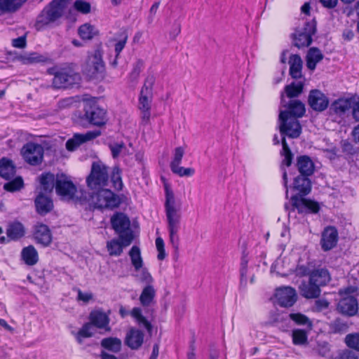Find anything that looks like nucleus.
<instances>
[{
	"mask_svg": "<svg viewBox=\"0 0 359 359\" xmlns=\"http://www.w3.org/2000/svg\"><path fill=\"white\" fill-rule=\"evenodd\" d=\"M22 0H0V10L3 12L15 11L22 5Z\"/></svg>",
	"mask_w": 359,
	"mask_h": 359,
	"instance_id": "obj_44",
	"label": "nucleus"
},
{
	"mask_svg": "<svg viewBox=\"0 0 359 359\" xmlns=\"http://www.w3.org/2000/svg\"><path fill=\"white\" fill-rule=\"evenodd\" d=\"M100 134V130L88 131L84 134H74L72 138L67 141L66 148L69 151H74L81 144L96 138Z\"/></svg>",
	"mask_w": 359,
	"mask_h": 359,
	"instance_id": "obj_16",
	"label": "nucleus"
},
{
	"mask_svg": "<svg viewBox=\"0 0 359 359\" xmlns=\"http://www.w3.org/2000/svg\"><path fill=\"white\" fill-rule=\"evenodd\" d=\"M130 315L134 318L139 325H142L148 332L151 330V323L142 314V309L139 307H135L130 311Z\"/></svg>",
	"mask_w": 359,
	"mask_h": 359,
	"instance_id": "obj_43",
	"label": "nucleus"
},
{
	"mask_svg": "<svg viewBox=\"0 0 359 359\" xmlns=\"http://www.w3.org/2000/svg\"><path fill=\"white\" fill-rule=\"evenodd\" d=\"M282 95V104L284 107H286L287 112L289 114V116H292L297 118L302 117L305 114L306 109L304 104L298 100H292L287 104H284V100Z\"/></svg>",
	"mask_w": 359,
	"mask_h": 359,
	"instance_id": "obj_21",
	"label": "nucleus"
},
{
	"mask_svg": "<svg viewBox=\"0 0 359 359\" xmlns=\"http://www.w3.org/2000/svg\"><path fill=\"white\" fill-rule=\"evenodd\" d=\"M55 191L62 199L82 202L86 199V192L78 190L74 183L65 175H57L55 180Z\"/></svg>",
	"mask_w": 359,
	"mask_h": 359,
	"instance_id": "obj_3",
	"label": "nucleus"
},
{
	"mask_svg": "<svg viewBox=\"0 0 359 359\" xmlns=\"http://www.w3.org/2000/svg\"><path fill=\"white\" fill-rule=\"evenodd\" d=\"M156 291L151 285H146L140 296V302L143 306H149L153 302Z\"/></svg>",
	"mask_w": 359,
	"mask_h": 359,
	"instance_id": "obj_33",
	"label": "nucleus"
},
{
	"mask_svg": "<svg viewBox=\"0 0 359 359\" xmlns=\"http://www.w3.org/2000/svg\"><path fill=\"white\" fill-rule=\"evenodd\" d=\"M92 328L93 325L90 323L85 324L78 332V340L81 342V337L86 338L91 337L93 335Z\"/></svg>",
	"mask_w": 359,
	"mask_h": 359,
	"instance_id": "obj_57",
	"label": "nucleus"
},
{
	"mask_svg": "<svg viewBox=\"0 0 359 359\" xmlns=\"http://www.w3.org/2000/svg\"><path fill=\"white\" fill-rule=\"evenodd\" d=\"M345 343L350 348L359 351V333L347 334L345 337Z\"/></svg>",
	"mask_w": 359,
	"mask_h": 359,
	"instance_id": "obj_48",
	"label": "nucleus"
},
{
	"mask_svg": "<svg viewBox=\"0 0 359 359\" xmlns=\"http://www.w3.org/2000/svg\"><path fill=\"white\" fill-rule=\"evenodd\" d=\"M309 278V282H302L299 285L302 296L307 299H314L320 296V288Z\"/></svg>",
	"mask_w": 359,
	"mask_h": 359,
	"instance_id": "obj_22",
	"label": "nucleus"
},
{
	"mask_svg": "<svg viewBox=\"0 0 359 359\" xmlns=\"http://www.w3.org/2000/svg\"><path fill=\"white\" fill-rule=\"evenodd\" d=\"M331 328L334 333H344L346 332L348 328L346 323L340 319H336L331 325Z\"/></svg>",
	"mask_w": 359,
	"mask_h": 359,
	"instance_id": "obj_52",
	"label": "nucleus"
},
{
	"mask_svg": "<svg viewBox=\"0 0 359 359\" xmlns=\"http://www.w3.org/2000/svg\"><path fill=\"white\" fill-rule=\"evenodd\" d=\"M25 62L27 63H35V62H39L43 61V57L41 55H39V54L36 53H30L29 55H27L24 59Z\"/></svg>",
	"mask_w": 359,
	"mask_h": 359,
	"instance_id": "obj_62",
	"label": "nucleus"
},
{
	"mask_svg": "<svg viewBox=\"0 0 359 359\" xmlns=\"http://www.w3.org/2000/svg\"><path fill=\"white\" fill-rule=\"evenodd\" d=\"M21 257L25 263L29 266H33L39 261L38 252L33 245L24 248L21 252Z\"/></svg>",
	"mask_w": 359,
	"mask_h": 359,
	"instance_id": "obj_29",
	"label": "nucleus"
},
{
	"mask_svg": "<svg viewBox=\"0 0 359 359\" xmlns=\"http://www.w3.org/2000/svg\"><path fill=\"white\" fill-rule=\"evenodd\" d=\"M22 154L29 164L39 165L43 160V148L39 144L27 143L22 147Z\"/></svg>",
	"mask_w": 359,
	"mask_h": 359,
	"instance_id": "obj_13",
	"label": "nucleus"
},
{
	"mask_svg": "<svg viewBox=\"0 0 359 359\" xmlns=\"http://www.w3.org/2000/svg\"><path fill=\"white\" fill-rule=\"evenodd\" d=\"M129 256L135 270L140 269L143 266V259L141 256L140 249L136 245L133 246L129 252Z\"/></svg>",
	"mask_w": 359,
	"mask_h": 359,
	"instance_id": "obj_39",
	"label": "nucleus"
},
{
	"mask_svg": "<svg viewBox=\"0 0 359 359\" xmlns=\"http://www.w3.org/2000/svg\"><path fill=\"white\" fill-rule=\"evenodd\" d=\"M109 147L114 158L118 157L126 149V145L123 142L110 144Z\"/></svg>",
	"mask_w": 359,
	"mask_h": 359,
	"instance_id": "obj_55",
	"label": "nucleus"
},
{
	"mask_svg": "<svg viewBox=\"0 0 359 359\" xmlns=\"http://www.w3.org/2000/svg\"><path fill=\"white\" fill-rule=\"evenodd\" d=\"M74 6L75 9L81 13L87 14L90 12V4L88 2L76 0Z\"/></svg>",
	"mask_w": 359,
	"mask_h": 359,
	"instance_id": "obj_56",
	"label": "nucleus"
},
{
	"mask_svg": "<svg viewBox=\"0 0 359 359\" xmlns=\"http://www.w3.org/2000/svg\"><path fill=\"white\" fill-rule=\"evenodd\" d=\"M338 241V232L333 226L325 229L322 233L320 245L324 251H328L336 246Z\"/></svg>",
	"mask_w": 359,
	"mask_h": 359,
	"instance_id": "obj_17",
	"label": "nucleus"
},
{
	"mask_svg": "<svg viewBox=\"0 0 359 359\" xmlns=\"http://www.w3.org/2000/svg\"><path fill=\"white\" fill-rule=\"evenodd\" d=\"M311 181L307 176L299 175L296 177L293 182V189L300 195H306L311 191Z\"/></svg>",
	"mask_w": 359,
	"mask_h": 359,
	"instance_id": "obj_26",
	"label": "nucleus"
},
{
	"mask_svg": "<svg viewBox=\"0 0 359 359\" xmlns=\"http://www.w3.org/2000/svg\"><path fill=\"white\" fill-rule=\"evenodd\" d=\"M55 180L53 174L45 173L40 177V183L42 189L46 192H51L55 188Z\"/></svg>",
	"mask_w": 359,
	"mask_h": 359,
	"instance_id": "obj_38",
	"label": "nucleus"
},
{
	"mask_svg": "<svg viewBox=\"0 0 359 359\" xmlns=\"http://www.w3.org/2000/svg\"><path fill=\"white\" fill-rule=\"evenodd\" d=\"M289 317L296 325L305 326L309 330L312 329V321L304 314L301 313H291Z\"/></svg>",
	"mask_w": 359,
	"mask_h": 359,
	"instance_id": "obj_37",
	"label": "nucleus"
},
{
	"mask_svg": "<svg viewBox=\"0 0 359 359\" xmlns=\"http://www.w3.org/2000/svg\"><path fill=\"white\" fill-rule=\"evenodd\" d=\"M34 238L38 243L48 246L52 241V235L47 225L37 224L34 226Z\"/></svg>",
	"mask_w": 359,
	"mask_h": 359,
	"instance_id": "obj_19",
	"label": "nucleus"
},
{
	"mask_svg": "<svg viewBox=\"0 0 359 359\" xmlns=\"http://www.w3.org/2000/svg\"><path fill=\"white\" fill-rule=\"evenodd\" d=\"M355 290L356 289L351 286L339 290L341 299L337 305V311L339 313L349 317L356 315L358 311V301L351 295Z\"/></svg>",
	"mask_w": 359,
	"mask_h": 359,
	"instance_id": "obj_5",
	"label": "nucleus"
},
{
	"mask_svg": "<svg viewBox=\"0 0 359 359\" xmlns=\"http://www.w3.org/2000/svg\"><path fill=\"white\" fill-rule=\"evenodd\" d=\"M278 303L283 307H290L297 301V293L292 287H282L276 291Z\"/></svg>",
	"mask_w": 359,
	"mask_h": 359,
	"instance_id": "obj_14",
	"label": "nucleus"
},
{
	"mask_svg": "<svg viewBox=\"0 0 359 359\" xmlns=\"http://www.w3.org/2000/svg\"><path fill=\"white\" fill-rule=\"evenodd\" d=\"M319 355L323 357H329L330 355V348L327 343L319 344L317 348Z\"/></svg>",
	"mask_w": 359,
	"mask_h": 359,
	"instance_id": "obj_61",
	"label": "nucleus"
},
{
	"mask_svg": "<svg viewBox=\"0 0 359 359\" xmlns=\"http://www.w3.org/2000/svg\"><path fill=\"white\" fill-rule=\"evenodd\" d=\"M104 71V65L101 53L99 50H95L93 54L88 55L83 67V72L88 77L93 79L101 75Z\"/></svg>",
	"mask_w": 359,
	"mask_h": 359,
	"instance_id": "obj_10",
	"label": "nucleus"
},
{
	"mask_svg": "<svg viewBox=\"0 0 359 359\" xmlns=\"http://www.w3.org/2000/svg\"><path fill=\"white\" fill-rule=\"evenodd\" d=\"M111 223L120 239H123L125 245H130L134 239L130 221L123 213H116L111 218Z\"/></svg>",
	"mask_w": 359,
	"mask_h": 359,
	"instance_id": "obj_6",
	"label": "nucleus"
},
{
	"mask_svg": "<svg viewBox=\"0 0 359 359\" xmlns=\"http://www.w3.org/2000/svg\"><path fill=\"white\" fill-rule=\"evenodd\" d=\"M135 271L136 273L133 276L137 281L146 284L147 285H151L154 279L147 268L142 266L140 269L135 270Z\"/></svg>",
	"mask_w": 359,
	"mask_h": 359,
	"instance_id": "obj_41",
	"label": "nucleus"
},
{
	"mask_svg": "<svg viewBox=\"0 0 359 359\" xmlns=\"http://www.w3.org/2000/svg\"><path fill=\"white\" fill-rule=\"evenodd\" d=\"M83 110L84 117L90 124L102 126L106 123V111L102 109L94 99L84 101Z\"/></svg>",
	"mask_w": 359,
	"mask_h": 359,
	"instance_id": "obj_7",
	"label": "nucleus"
},
{
	"mask_svg": "<svg viewBox=\"0 0 359 359\" xmlns=\"http://www.w3.org/2000/svg\"><path fill=\"white\" fill-rule=\"evenodd\" d=\"M152 95L140 93L139 98L140 110H151V97Z\"/></svg>",
	"mask_w": 359,
	"mask_h": 359,
	"instance_id": "obj_53",
	"label": "nucleus"
},
{
	"mask_svg": "<svg viewBox=\"0 0 359 359\" xmlns=\"http://www.w3.org/2000/svg\"><path fill=\"white\" fill-rule=\"evenodd\" d=\"M78 33L82 39L90 40L98 34V32L94 26L86 23L79 27Z\"/></svg>",
	"mask_w": 359,
	"mask_h": 359,
	"instance_id": "obj_36",
	"label": "nucleus"
},
{
	"mask_svg": "<svg viewBox=\"0 0 359 359\" xmlns=\"http://www.w3.org/2000/svg\"><path fill=\"white\" fill-rule=\"evenodd\" d=\"M165 211L168 223L170 242L177 250L179 248L181 215L180 208H177L174 193L165 187Z\"/></svg>",
	"mask_w": 359,
	"mask_h": 359,
	"instance_id": "obj_1",
	"label": "nucleus"
},
{
	"mask_svg": "<svg viewBox=\"0 0 359 359\" xmlns=\"http://www.w3.org/2000/svg\"><path fill=\"white\" fill-rule=\"evenodd\" d=\"M123 239H113L107 243V250L111 256H119L123 252V249L128 245H124Z\"/></svg>",
	"mask_w": 359,
	"mask_h": 359,
	"instance_id": "obj_34",
	"label": "nucleus"
},
{
	"mask_svg": "<svg viewBox=\"0 0 359 359\" xmlns=\"http://www.w3.org/2000/svg\"><path fill=\"white\" fill-rule=\"evenodd\" d=\"M297 276H305L311 274V271L309 267L305 265H298L295 271Z\"/></svg>",
	"mask_w": 359,
	"mask_h": 359,
	"instance_id": "obj_64",
	"label": "nucleus"
},
{
	"mask_svg": "<svg viewBox=\"0 0 359 359\" xmlns=\"http://www.w3.org/2000/svg\"><path fill=\"white\" fill-rule=\"evenodd\" d=\"M316 32V22L314 19L305 23L303 28L296 30L294 34V44L298 48L307 47L312 43V36Z\"/></svg>",
	"mask_w": 359,
	"mask_h": 359,
	"instance_id": "obj_11",
	"label": "nucleus"
},
{
	"mask_svg": "<svg viewBox=\"0 0 359 359\" xmlns=\"http://www.w3.org/2000/svg\"><path fill=\"white\" fill-rule=\"evenodd\" d=\"M72 0H53L40 13L36 21L38 30L44 29L59 20L65 14Z\"/></svg>",
	"mask_w": 359,
	"mask_h": 359,
	"instance_id": "obj_2",
	"label": "nucleus"
},
{
	"mask_svg": "<svg viewBox=\"0 0 359 359\" xmlns=\"http://www.w3.org/2000/svg\"><path fill=\"white\" fill-rule=\"evenodd\" d=\"M48 72L54 76L53 86L55 88H68L79 79L77 74H70L65 69L52 68L48 69Z\"/></svg>",
	"mask_w": 359,
	"mask_h": 359,
	"instance_id": "obj_12",
	"label": "nucleus"
},
{
	"mask_svg": "<svg viewBox=\"0 0 359 359\" xmlns=\"http://www.w3.org/2000/svg\"><path fill=\"white\" fill-rule=\"evenodd\" d=\"M282 155L284 156L282 163L287 166H290L292 163L293 155L286 142L285 137H283L282 138Z\"/></svg>",
	"mask_w": 359,
	"mask_h": 359,
	"instance_id": "obj_47",
	"label": "nucleus"
},
{
	"mask_svg": "<svg viewBox=\"0 0 359 359\" xmlns=\"http://www.w3.org/2000/svg\"><path fill=\"white\" fill-rule=\"evenodd\" d=\"M352 105V102L348 99H338L331 105V109L337 114H344Z\"/></svg>",
	"mask_w": 359,
	"mask_h": 359,
	"instance_id": "obj_35",
	"label": "nucleus"
},
{
	"mask_svg": "<svg viewBox=\"0 0 359 359\" xmlns=\"http://www.w3.org/2000/svg\"><path fill=\"white\" fill-rule=\"evenodd\" d=\"M144 66V62L142 60H137L133 65V69L130 74V79L132 81H136Z\"/></svg>",
	"mask_w": 359,
	"mask_h": 359,
	"instance_id": "obj_50",
	"label": "nucleus"
},
{
	"mask_svg": "<svg viewBox=\"0 0 359 359\" xmlns=\"http://www.w3.org/2000/svg\"><path fill=\"white\" fill-rule=\"evenodd\" d=\"M93 299V294L91 292H83L81 290H78L77 299L82 301L84 303H88Z\"/></svg>",
	"mask_w": 359,
	"mask_h": 359,
	"instance_id": "obj_63",
	"label": "nucleus"
},
{
	"mask_svg": "<svg viewBox=\"0 0 359 359\" xmlns=\"http://www.w3.org/2000/svg\"><path fill=\"white\" fill-rule=\"evenodd\" d=\"M154 82L155 77L153 75H149L144 81V86L140 93H144L146 95H152V88Z\"/></svg>",
	"mask_w": 359,
	"mask_h": 359,
	"instance_id": "obj_54",
	"label": "nucleus"
},
{
	"mask_svg": "<svg viewBox=\"0 0 359 359\" xmlns=\"http://www.w3.org/2000/svg\"><path fill=\"white\" fill-rule=\"evenodd\" d=\"M319 287L326 285L331 280L330 274L326 269H317L311 271L309 277Z\"/></svg>",
	"mask_w": 359,
	"mask_h": 359,
	"instance_id": "obj_23",
	"label": "nucleus"
},
{
	"mask_svg": "<svg viewBox=\"0 0 359 359\" xmlns=\"http://www.w3.org/2000/svg\"><path fill=\"white\" fill-rule=\"evenodd\" d=\"M279 130L280 134L290 138L298 137L302 133V126L299 121L292 116H289L287 111H280Z\"/></svg>",
	"mask_w": 359,
	"mask_h": 359,
	"instance_id": "obj_8",
	"label": "nucleus"
},
{
	"mask_svg": "<svg viewBox=\"0 0 359 359\" xmlns=\"http://www.w3.org/2000/svg\"><path fill=\"white\" fill-rule=\"evenodd\" d=\"M24 183L22 177H18L14 180L4 184V189L10 192L19 191L23 187Z\"/></svg>",
	"mask_w": 359,
	"mask_h": 359,
	"instance_id": "obj_46",
	"label": "nucleus"
},
{
	"mask_svg": "<svg viewBox=\"0 0 359 359\" xmlns=\"http://www.w3.org/2000/svg\"><path fill=\"white\" fill-rule=\"evenodd\" d=\"M121 174V169L118 167H114L111 175V180L113 183V185L118 190H121L123 187Z\"/></svg>",
	"mask_w": 359,
	"mask_h": 359,
	"instance_id": "obj_49",
	"label": "nucleus"
},
{
	"mask_svg": "<svg viewBox=\"0 0 359 359\" xmlns=\"http://www.w3.org/2000/svg\"><path fill=\"white\" fill-rule=\"evenodd\" d=\"M24 226L19 222H14L8 224L6 229L7 236L11 240H18L25 236Z\"/></svg>",
	"mask_w": 359,
	"mask_h": 359,
	"instance_id": "obj_28",
	"label": "nucleus"
},
{
	"mask_svg": "<svg viewBox=\"0 0 359 359\" xmlns=\"http://www.w3.org/2000/svg\"><path fill=\"white\" fill-rule=\"evenodd\" d=\"M323 58V55L318 48H310L306 55L307 67L311 70H314L316 69L317 63L321 61Z\"/></svg>",
	"mask_w": 359,
	"mask_h": 359,
	"instance_id": "obj_32",
	"label": "nucleus"
},
{
	"mask_svg": "<svg viewBox=\"0 0 359 359\" xmlns=\"http://www.w3.org/2000/svg\"><path fill=\"white\" fill-rule=\"evenodd\" d=\"M308 102L309 106L317 111L325 110L329 104L327 97L319 90H311Z\"/></svg>",
	"mask_w": 359,
	"mask_h": 359,
	"instance_id": "obj_15",
	"label": "nucleus"
},
{
	"mask_svg": "<svg viewBox=\"0 0 359 359\" xmlns=\"http://www.w3.org/2000/svg\"><path fill=\"white\" fill-rule=\"evenodd\" d=\"M290 74L294 79L302 76V60L299 55H292L289 60Z\"/></svg>",
	"mask_w": 359,
	"mask_h": 359,
	"instance_id": "obj_31",
	"label": "nucleus"
},
{
	"mask_svg": "<svg viewBox=\"0 0 359 359\" xmlns=\"http://www.w3.org/2000/svg\"><path fill=\"white\" fill-rule=\"evenodd\" d=\"M292 206L298 210L299 212L309 210L311 212L316 213L319 210L318 203L294 196L291 198Z\"/></svg>",
	"mask_w": 359,
	"mask_h": 359,
	"instance_id": "obj_18",
	"label": "nucleus"
},
{
	"mask_svg": "<svg viewBox=\"0 0 359 359\" xmlns=\"http://www.w3.org/2000/svg\"><path fill=\"white\" fill-rule=\"evenodd\" d=\"M184 154V150L182 147H179L175 149L174 158L170 163V168L180 165L182 159Z\"/></svg>",
	"mask_w": 359,
	"mask_h": 359,
	"instance_id": "obj_58",
	"label": "nucleus"
},
{
	"mask_svg": "<svg viewBox=\"0 0 359 359\" xmlns=\"http://www.w3.org/2000/svg\"><path fill=\"white\" fill-rule=\"evenodd\" d=\"M128 40V34L123 32L121 34L119 40L115 43V52L116 57L120 54L122 50L124 48L126 43Z\"/></svg>",
	"mask_w": 359,
	"mask_h": 359,
	"instance_id": "obj_59",
	"label": "nucleus"
},
{
	"mask_svg": "<svg viewBox=\"0 0 359 359\" xmlns=\"http://www.w3.org/2000/svg\"><path fill=\"white\" fill-rule=\"evenodd\" d=\"M171 168V170L180 177H190L192 176L195 170L191 168H184L180 166V165L173 166Z\"/></svg>",
	"mask_w": 359,
	"mask_h": 359,
	"instance_id": "obj_51",
	"label": "nucleus"
},
{
	"mask_svg": "<svg viewBox=\"0 0 359 359\" xmlns=\"http://www.w3.org/2000/svg\"><path fill=\"white\" fill-rule=\"evenodd\" d=\"M292 338L294 345H305L308 342V332L302 329H295L292 331Z\"/></svg>",
	"mask_w": 359,
	"mask_h": 359,
	"instance_id": "obj_40",
	"label": "nucleus"
},
{
	"mask_svg": "<svg viewBox=\"0 0 359 359\" xmlns=\"http://www.w3.org/2000/svg\"><path fill=\"white\" fill-rule=\"evenodd\" d=\"M101 345L112 352H118L121 346V341L118 338H105L102 340Z\"/></svg>",
	"mask_w": 359,
	"mask_h": 359,
	"instance_id": "obj_42",
	"label": "nucleus"
},
{
	"mask_svg": "<svg viewBox=\"0 0 359 359\" xmlns=\"http://www.w3.org/2000/svg\"><path fill=\"white\" fill-rule=\"evenodd\" d=\"M15 174V167L12 161L6 158L0 160V176L5 180H10Z\"/></svg>",
	"mask_w": 359,
	"mask_h": 359,
	"instance_id": "obj_30",
	"label": "nucleus"
},
{
	"mask_svg": "<svg viewBox=\"0 0 359 359\" xmlns=\"http://www.w3.org/2000/svg\"><path fill=\"white\" fill-rule=\"evenodd\" d=\"M143 339L144 334L142 331L132 328L126 335V343L132 349H137L142 345Z\"/></svg>",
	"mask_w": 359,
	"mask_h": 359,
	"instance_id": "obj_24",
	"label": "nucleus"
},
{
	"mask_svg": "<svg viewBox=\"0 0 359 359\" xmlns=\"http://www.w3.org/2000/svg\"><path fill=\"white\" fill-rule=\"evenodd\" d=\"M87 198L82 202L88 203L96 208H114L119 205L118 198L109 189H101L97 193H87Z\"/></svg>",
	"mask_w": 359,
	"mask_h": 359,
	"instance_id": "obj_4",
	"label": "nucleus"
},
{
	"mask_svg": "<svg viewBox=\"0 0 359 359\" xmlns=\"http://www.w3.org/2000/svg\"><path fill=\"white\" fill-rule=\"evenodd\" d=\"M297 165L300 175L309 177L313 173L314 164L307 156H299L297 158Z\"/></svg>",
	"mask_w": 359,
	"mask_h": 359,
	"instance_id": "obj_25",
	"label": "nucleus"
},
{
	"mask_svg": "<svg viewBox=\"0 0 359 359\" xmlns=\"http://www.w3.org/2000/svg\"><path fill=\"white\" fill-rule=\"evenodd\" d=\"M35 205L36 211L41 215L48 213L53 207V201L42 194H39L36 198Z\"/></svg>",
	"mask_w": 359,
	"mask_h": 359,
	"instance_id": "obj_27",
	"label": "nucleus"
},
{
	"mask_svg": "<svg viewBox=\"0 0 359 359\" xmlns=\"http://www.w3.org/2000/svg\"><path fill=\"white\" fill-rule=\"evenodd\" d=\"M108 178V168L102 163H93L91 172L86 181L91 189H98L106 185Z\"/></svg>",
	"mask_w": 359,
	"mask_h": 359,
	"instance_id": "obj_9",
	"label": "nucleus"
},
{
	"mask_svg": "<svg viewBox=\"0 0 359 359\" xmlns=\"http://www.w3.org/2000/svg\"><path fill=\"white\" fill-rule=\"evenodd\" d=\"M156 246L158 252L157 257L159 260H163L165 257V252L164 249V241L161 237L156 239Z\"/></svg>",
	"mask_w": 359,
	"mask_h": 359,
	"instance_id": "obj_60",
	"label": "nucleus"
},
{
	"mask_svg": "<svg viewBox=\"0 0 359 359\" xmlns=\"http://www.w3.org/2000/svg\"><path fill=\"white\" fill-rule=\"evenodd\" d=\"M90 324L98 328L110 330L109 327V318L107 313L100 310L93 311L90 314Z\"/></svg>",
	"mask_w": 359,
	"mask_h": 359,
	"instance_id": "obj_20",
	"label": "nucleus"
},
{
	"mask_svg": "<svg viewBox=\"0 0 359 359\" xmlns=\"http://www.w3.org/2000/svg\"><path fill=\"white\" fill-rule=\"evenodd\" d=\"M303 90V84L302 82L292 83L290 85L286 86L285 92L290 98L297 97Z\"/></svg>",
	"mask_w": 359,
	"mask_h": 359,
	"instance_id": "obj_45",
	"label": "nucleus"
}]
</instances>
